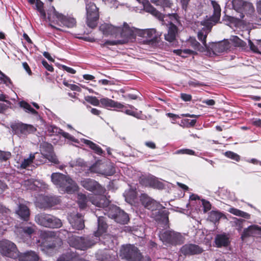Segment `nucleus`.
<instances>
[{
	"label": "nucleus",
	"mask_w": 261,
	"mask_h": 261,
	"mask_svg": "<svg viewBox=\"0 0 261 261\" xmlns=\"http://www.w3.org/2000/svg\"><path fill=\"white\" fill-rule=\"evenodd\" d=\"M120 30L121 27H116L108 23L101 24L99 27V30L106 36L109 35L117 36L119 34Z\"/></svg>",
	"instance_id": "23"
},
{
	"label": "nucleus",
	"mask_w": 261,
	"mask_h": 261,
	"mask_svg": "<svg viewBox=\"0 0 261 261\" xmlns=\"http://www.w3.org/2000/svg\"><path fill=\"white\" fill-rule=\"evenodd\" d=\"M231 41L233 43L236 47H245L246 45L245 42L241 40L237 36H234L231 39Z\"/></svg>",
	"instance_id": "45"
},
{
	"label": "nucleus",
	"mask_w": 261,
	"mask_h": 261,
	"mask_svg": "<svg viewBox=\"0 0 261 261\" xmlns=\"http://www.w3.org/2000/svg\"><path fill=\"white\" fill-rule=\"evenodd\" d=\"M189 42L190 43L191 45L195 49H197L199 51H202L204 48L202 47L200 44L196 40L195 38L190 37Z\"/></svg>",
	"instance_id": "44"
},
{
	"label": "nucleus",
	"mask_w": 261,
	"mask_h": 261,
	"mask_svg": "<svg viewBox=\"0 0 261 261\" xmlns=\"http://www.w3.org/2000/svg\"><path fill=\"white\" fill-rule=\"evenodd\" d=\"M224 155L226 157H227L231 160H234L237 162H239L240 160V156L239 154H238L237 153L233 152L232 151H226L224 153Z\"/></svg>",
	"instance_id": "47"
},
{
	"label": "nucleus",
	"mask_w": 261,
	"mask_h": 261,
	"mask_svg": "<svg viewBox=\"0 0 261 261\" xmlns=\"http://www.w3.org/2000/svg\"><path fill=\"white\" fill-rule=\"evenodd\" d=\"M53 9V13L48 14V19L49 21V25L51 28L60 31V29L54 25V24L61 25V24H59V22L64 26L69 28H71L75 26L76 22L75 19L72 17H66L62 14L59 13L56 10L54 7Z\"/></svg>",
	"instance_id": "1"
},
{
	"label": "nucleus",
	"mask_w": 261,
	"mask_h": 261,
	"mask_svg": "<svg viewBox=\"0 0 261 261\" xmlns=\"http://www.w3.org/2000/svg\"><path fill=\"white\" fill-rule=\"evenodd\" d=\"M108 228V225L103 220V218L99 217L98 218V229L94 232V235L96 237H99L104 233L106 232Z\"/></svg>",
	"instance_id": "29"
},
{
	"label": "nucleus",
	"mask_w": 261,
	"mask_h": 261,
	"mask_svg": "<svg viewBox=\"0 0 261 261\" xmlns=\"http://www.w3.org/2000/svg\"><path fill=\"white\" fill-rule=\"evenodd\" d=\"M65 189V191L68 193H72L75 192L77 189V187L75 182L72 179V181H68L66 183L65 186H63L62 188Z\"/></svg>",
	"instance_id": "42"
},
{
	"label": "nucleus",
	"mask_w": 261,
	"mask_h": 261,
	"mask_svg": "<svg viewBox=\"0 0 261 261\" xmlns=\"http://www.w3.org/2000/svg\"><path fill=\"white\" fill-rule=\"evenodd\" d=\"M85 100L94 106H98L100 103V100L95 96H87L85 97Z\"/></svg>",
	"instance_id": "46"
},
{
	"label": "nucleus",
	"mask_w": 261,
	"mask_h": 261,
	"mask_svg": "<svg viewBox=\"0 0 261 261\" xmlns=\"http://www.w3.org/2000/svg\"><path fill=\"white\" fill-rule=\"evenodd\" d=\"M23 186L27 189L30 190L35 189V185L32 179H29L24 181Z\"/></svg>",
	"instance_id": "53"
},
{
	"label": "nucleus",
	"mask_w": 261,
	"mask_h": 261,
	"mask_svg": "<svg viewBox=\"0 0 261 261\" xmlns=\"http://www.w3.org/2000/svg\"><path fill=\"white\" fill-rule=\"evenodd\" d=\"M11 128L16 134L21 136L33 134L37 130L36 128L33 125L22 122H17L12 124Z\"/></svg>",
	"instance_id": "12"
},
{
	"label": "nucleus",
	"mask_w": 261,
	"mask_h": 261,
	"mask_svg": "<svg viewBox=\"0 0 261 261\" xmlns=\"http://www.w3.org/2000/svg\"><path fill=\"white\" fill-rule=\"evenodd\" d=\"M107 214L109 218L120 224H126L129 221L128 215L116 205L110 206Z\"/></svg>",
	"instance_id": "9"
},
{
	"label": "nucleus",
	"mask_w": 261,
	"mask_h": 261,
	"mask_svg": "<svg viewBox=\"0 0 261 261\" xmlns=\"http://www.w3.org/2000/svg\"><path fill=\"white\" fill-rule=\"evenodd\" d=\"M245 222V220L242 219H237L236 218V220L234 222L236 224V226L237 227V229L240 231L242 230V229L243 227V223Z\"/></svg>",
	"instance_id": "55"
},
{
	"label": "nucleus",
	"mask_w": 261,
	"mask_h": 261,
	"mask_svg": "<svg viewBox=\"0 0 261 261\" xmlns=\"http://www.w3.org/2000/svg\"><path fill=\"white\" fill-rule=\"evenodd\" d=\"M41 151L42 155L45 156L54 151L53 146L50 143L44 142L41 145Z\"/></svg>",
	"instance_id": "40"
},
{
	"label": "nucleus",
	"mask_w": 261,
	"mask_h": 261,
	"mask_svg": "<svg viewBox=\"0 0 261 261\" xmlns=\"http://www.w3.org/2000/svg\"><path fill=\"white\" fill-rule=\"evenodd\" d=\"M140 200L142 204L145 208L152 211L156 210L161 206V204L159 202L148 196V195L145 193L141 195Z\"/></svg>",
	"instance_id": "15"
},
{
	"label": "nucleus",
	"mask_w": 261,
	"mask_h": 261,
	"mask_svg": "<svg viewBox=\"0 0 261 261\" xmlns=\"http://www.w3.org/2000/svg\"><path fill=\"white\" fill-rule=\"evenodd\" d=\"M19 106L21 108L24 109L27 113H30L35 116L38 115V112L33 109L28 102L25 101L19 102Z\"/></svg>",
	"instance_id": "38"
},
{
	"label": "nucleus",
	"mask_w": 261,
	"mask_h": 261,
	"mask_svg": "<svg viewBox=\"0 0 261 261\" xmlns=\"http://www.w3.org/2000/svg\"><path fill=\"white\" fill-rule=\"evenodd\" d=\"M16 213L19 216L21 219L28 221L29 219L30 211L29 207L24 204H20L18 205V209Z\"/></svg>",
	"instance_id": "28"
},
{
	"label": "nucleus",
	"mask_w": 261,
	"mask_h": 261,
	"mask_svg": "<svg viewBox=\"0 0 261 261\" xmlns=\"http://www.w3.org/2000/svg\"><path fill=\"white\" fill-rule=\"evenodd\" d=\"M229 48V42L227 40H224L217 43H213L210 46H208L209 49L207 50L212 51L215 55H217L227 51Z\"/></svg>",
	"instance_id": "17"
},
{
	"label": "nucleus",
	"mask_w": 261,
	"mask_h": 261,
	"mask_svg": "<svg viewBox=\"0 0 261 261\" xmlns=\"http://www.w3.org/2000/svg\"><path fill=\"white\" fill-rule=\"evenodd\" d=\"M115 173V167L111 164L107 165L101 172V174L106 176H111Z\"/></svg>",
	"instance_id": "43"
},
{
	"label": "nucleus",
	"mask_w": 261,
	"mask_h": 261,
	"mask_svg": "<svg viewBox=\"0 0 261 261\" xmlns=\"http://www.w3.org/2000/svg\"><path fill=\"white\" fill-rule=\"evenodd\" d=\"M68 219L71 226L74 229L81 230L85 227L83 216L81 214H71Z\"/></svg>",
	"instance_id": "16"
},
{
	"label": "nucleus",
	"mask_w": 261,
	"mask_h": 261,
	"mask_svg": "<svg viewBox=\"0 0 261 261\" xmlns=\"http://www.w3.org/2000/svg\"><path fill=\"white\" fill-rule=\"evenodd\" d=\"M176 154H188L190 155H195V152L193 150L190 149H181L176 150Z\"/></svg>",
	"instance_id": "50"
},
{
	"label": "nucleus",
	"mask_w": 261,
	"mask_h": 261,
	"mask_svg": "<svg viewBox=\"0 0 261 261\" xmlns=\"http://www.w3.org/2000/svg\"><path fill=\"white\" fill-rule=\"evenodd\" d=\"M37 229L36 226L32 223H28L19 227L18 232L22 237L31 238Z\"/></svg>",
	"instance_id": "22"
},
{
	"label": "nucleus",
	"mask_w": 261,
	"mask_h": 261,
	"mask_svg": "<svg viewBox=\"0 0 261 261\" xmlns=\"http://www.w3.org/2000/svg\"><path fill=\"white\" fill-rule=\"evenodd\" d=\"M228 212L234 215L239 216L247 219L250 218V215L249 214L234 207L230 208Z\"/></svg>",
	"instance_id": "36"
},
{
	"label": "nucleus",
	"mask_w": 261,
	"mask_h": 261,
	"mask_svg": "<svg viewBox=\"0 0 261 261\" xmlns=\"http://www.w3.org/2000/svg\"><path fill=\"white\" fill-rule=\"evenodd\" d=\"M178 28L176 25L172 22L169 24L168 29V33L165 35V39L166 40L172 42L176 38V35L177 33Z\"/></svg>",
	"instance_id": "27"
},
{
	"label": "nucleus",
	"mask_w": 261,
	"mask_h": 261,
	"mask_svg": "<svg viewBox=\"0 0 261 261\" xmlns=\"http://www.w3.org/2000/svg\"><path fill=\"white\" fill-rule=\"evenodd\" d=\"M90 201L94 205L100 208L107 207L110 204V201L102 195H95L89 198Z\"/></svg>",
	"instance_id": "19"
},
{
	"label": "nucleus",
	"mask_w": 261,
	"mask_h": 261,
	"mask_svg": "<svg viewBox=\"0 0 261 261\" xmlns=\"http://www.w3.org/2000/svg\"><path fill=\"white\" fill-rule=\"evenodd\" d=\"M180 97L185 101H189L192 99V96L186 93H181Z\"/></svg>",
	"instance_id": "61"
},
{
	"label": "nucleus",
	"mask_w": 261,
	"mask_h": 261,
	"mask_svg": "<svg viewBox=\"0 0 261 261\" xmlns=\"http://www.w3.org/2000/svg\"><path fill=\"white\" fill-rule=\"evenodd\" d=\"M139 182L143 186L153 189L161 190L164 188L163 183L154 176H142L140 177Z\"/></svg>",
	"instance_id": "13"
},
{
	"label": "nucleus",
	"mask_w": 261,
	"mask_h": 261,
	"mask_svg": "<svg viewBox=\"0 0 261 261\" xmlns=\"http://www.w3.org/2000/svg\"><path fill=\"white\" fill-rule=\"evenodd\" d=\"M201 201L203 207V211L204 213L207 212L211 209L212 205L208 201L205 199H202Z\"/></svg>",
	"instance_id": "56"
},
{
	"label": "nucleus",
	"mask_w": 261,
	"mask_h": 261,
	"mask_svg": "<svg viewBox=\"0 0 261 261\" xmlns=\"http://www.w3.org/2000/svg\"><path fill=\"white\" fill-rule=\"evenodd\" d=\"M119 33L120 36L123 38L122 39L113 41L107 40L103 44H101V46L126 44L130 39H134L135 37L133 30L125 23L124 24L123 27L121 28Z\"/></svg>",
	"instance_id": "6"
},
{
	"label": "nucleus",
	"mask_w": 261,
	"mask_h": 261,
	"mask_svg": "<svg viewBox=\"0 0 261 261\" xmlns=\"http://www.w3.org/2000/svg\"><path fill=\"white\" fill-rule=\"evenodd\" d=\"M169 212L167 210H159L155 215V219L166 224L169 222Z\"/></svg>",
	"instance_id": "32"
},
{
	"label": "nucleus",
	"mask_w": 261,
	"mask_h": 261,
	"mask_svg": "<svg viewBox=\"0 0 261 261\" xmlns=\"http://www.w3.org/2000/svg\"><path fill=\"white\" fill-rule=\"evenodd\" d=\"M122 107L119 108L121 112H124L128 115L133 116L137 119L144 120L146 116L142 114L141 111H137V109L135 108L132 105H128V107L130 109H128L127 107L122 104Z\"/></svg>",
	"instance_id": "21"
},
{
	"label": "nucleus",
	"mask_w": 261,
	"mask_h": 261,
	"mask_svg": "<svg viewBox=\"0 0 261 261\" xmlns=\"http://www.w3.org/2000/svg\"><path fill=\"white\" fill-rule=\"evenodd\" d=\"M42 64L43 66L49 71L53 72L54 71V67L51 65H49L47 62L45 60H43L42 61Z\"/></svg>",
	"instance_id": "58"
},
{
	"label": "nucleus",
	"mask_w": 261,
	"mask_h": 261,
	"mask_svg": "<svg viewBox=\"0 0 261 261\" xmlns=\"http://www.w3.org/2000/svg\"><path fill=\"white\" fill-rule=\"evenodd\" d=\"M259 227L256 225H251L248 228H245L241 234V239L244 240L245 239L251 236H253L256 233V231L258 230Z\"/></svg>",
	"instance_id": "31"
},
{
	"label": "nucleus",
	"mask_w": 261,
	"mask_h": 261,
	"mask_svg": "<svg viewBox=\"0 0 261 261\" xmlns=\"http://www.w3.org/2000/svg\"><path fill=\"white\" fill-rule=\"evenodd\" d=\"M249 45L250 46V49L254 53H259V50L256 46H255L254 43L249 40L248 41Z\"/></svg>",
	"instance_id": "64"
},
{
	"label": "nucleus",
	"mask_w": 261,
	"mask_h": 261,
	"mask_svg": "<svg viewBox=\"0 0 261 261\" xmlns=\"http://www.w3.org/2000/svg\"><path fill=\"white\" fill-rule=\"evenodd\" d=\"M208 32L206 31L204 28H203L201 30L198 32L197 37L199 41H200L205 48L206 49H208V46L206 44V38L208 34Z\"/></svg>",
	"instance_id": "34"
},
{
	"label": "nucleus",
	"mask_w": 261,
	"mask_h": 261,
	"mask_svg": "<svg viewBox=\"0 0 261 261\" xmlns=\"http://www.w3.org/2000/svg\"><path fill=\"white\" fill-rule=\"evenodd\" d=\"M36 7L37 10L40 12L41 15L43 17H45L46 13L43 8V3L40 0H36Z\"/></svg>",
	"instance_id": "48"
},
{
	"label": "nucleus",
	"mask_w": 261,
	"mask_h": 261,
	"mask_svg": "<svg viewBox=\"0 0 261 261\" xmlns=\"http://www.w3.org/2000/svg\"><path fill=\"white\" fill-rule=\"evenodd\" d=\"M86 10L87 26L91 29L96 28L99 18V8L94 2L87 1Z\"/></svg>",
	"instance_id": "4"
},
{
	"label": "nucleus",
	"mask_w": 261,
	"mask_h": 261,
	"mask_svg": "<svg viewBox=\"0 0 261 261\" xmlns=\"http://www.w3.org/2000/svg\"><path fill=\"white\" fill-rule=\"evenodd\" d=\"M120 256L127 261H141L143 255L139 249L134 245H122L119 251Z\"/></svg>",
	"instance_id": "3"
},
{
	"label": "nucleus",
	"mask_w": 261,
	"mask_h": 261,
	"mask_svg": "<svg viewBox=\"0 0 261 261\" xmlns=\"http://www.w3.org/2000/svg\"><path fill=\"white\" fill-rule=\"evenodd\" d=\"M35 221L38 224L45 227L58 228L62 226V222L60 219L45 213L36 215Z\"/></svg>",
	"instance_id": "5"
},
{
	"label": "nucleus",
	"mask_w": 261,
	"mask_h": 261,
	"mask_svg": "<svg viewBox=\"0 0 261 261\" xmlns=\"http://www.w3.org/2000/svg\"><path fill=\"white\" fill-rule=\"evenodd\" d=\"M11 213L10 210L3 205H0V214L4 215H7Z\"/></svg>",
	"instance_id": "59"
},
{
	"label": "nucleus",
	"mask_w": 261,
	"mask_h": 261,
	"mask_svg": "<svg viewBox=\"0 0 261 261\" xmlns=\"http://www.w3.org/2000/svg\"><path fill=\"white\" fill-rule=\"evenodd\" d=\"M18 261H39V255L33 251H28L23 253H19L17 257Z\"/></svg>",
	"instance_id": "24"
},
{
	"label": "nucleus",
	"mask_w": 261,
	"mask_h": 261,
	"mask_svg": "<svg viewBox=\"0 0 261 261\" xmlns=\"http://www.w3.org/2000/svg\"><path fill=\"white\" fill-rule=\"evenodd\" d=\"M60 234H63L68 237V243L69 245L75 249L85 250L91 246V242L88 237H79L73 235L70 232L65 230L62 229L60 231Z\"/></svg>",
	"instance_id": "2"
},
{
	"label": "nucleus",
	"mask_w": 261,
	"mask_h": 261,
	"mask_svg": "<svg viewBox=\"0 0 261 261\" xmlns=\"http://www.w3.org/2000/svg\"><path fill=\"white\" fill-rule=\"evenodd\" d=\"M144 144L146 146L152 149H155L156 148V144L153 142L146 141L145 142Z\"/></svg>",
	"instance_id": "63"
},
{
	"label": "nucleus",
	"mask_w": 261,
	"mask_h": 261,
	"mask_svg": "<svg viewBox=\"0 0 261 261\" xmlns=\"http://www.w3.org/2000/svg\"><path fill=\"white\" fill-rule=\"evenodd\" d=\"M7 188L8 186L6 182L0 180V194H2Z\"/></svg>",
	"instance_id": "62"
},
{
	"label": "nucleus",
	"mask_w": 261,
	"mask_h": 261,
	"mask_svg": "<svg viewBox=\"0 0 261 261\" xmlns=\"http://www.w3.org/2000/svg\"><path fill=\"white\" fill-rule=\"evenodd\" d=\"M84 143L88 145L92 150H93L95 153L101 155L104 153V151L102 150V148L93 142L89 140L85 139L84 140Z\"/></svg>",
	"instance_id": "33"
},
{
	"label": "nucleus",
	"mask_w": 261,
	"mask_h": 261,
	"mask_svg": "<svg viewBox=\"0 0 261 261\" xmlns=\"http://www.w3.org/2000/svg\"><path fill=\"white\" fill-rule=\"evenodd\" d=\"M173 52L176 55L179 56L184 58H186L188 57V56L191 55H195L196 54L194 51L189 49H185L184 50L182 49H174Z\"/></svg>",
	"instance_id": "39"
},
{
	"label": "nucleus",
	"mask_w": 261,
	"mask_h": 261,
	"mask_svg": "<svg viewBox=\"0 0 261 261\" xmlns=\"http://www.w3.org/2000/svg\"><path fill=\"white\" fill-rule=\"evenodd\" d=\"M32 163L30 161V159H25L21 163L20 168L22 169H26Z\"/></svg>",
	"instance_id": "60"
},
{
	"label": "nucleus",
	"mask_w": 261,
	"mask_h": 261,
	"mask_svg": "<svg viewBox=\"0 0 261 261\" xmlns=\"http://www.w3.org/2000/svg\"><path fill=\"white\" fill-rule=\"evenodd\" d=\"M213 8V14L207 19L201 21V24L205 27V30L208 32L211 31L213 25H215L220 20L221 9L219 4L215 1H211Z\"/></svg>",
	"instance_id": "8"
},
{
	"label": "nucleus",
	"mask_w": 261,
	"mask_h": 261,
	"mask_svg": "<svg viewBox=\"0 0 261 261\" xmlns=\"http://www.w3.org/2000/svg\"><path fill=\"white\" fill-rule=\"evenodd\" d=\"M232 6L237 11L241 9L244 5V2L242 0H233L232 2Z\"/></svg>",
	"instance_id": "51"
},
{
	"label": "nucleus",
	"mask_w": 261,
	"mask_h": 261,
	"mask_svg": "<svg viewBox=\"0 0 261 261\" xmlns=\"http://www.w3.org/2000/svg\"><path fill=\"white\" fill-rule=\"evenodd\" d=\"M80 184L85 189L93 192L95 195H103L106 192L105 187L92 178H84L81 181Z\"/></svg>",
	"instance_id": "10"
},
{
	"label": "nucleus",
	"mask_w": 261,
	"mask_h": 261,
	"mask_svg": "<svg viewBox=\"0 0 261 261\" xmlns=\"http://www.w3.org/2000/svg\"><path fill=\"white\" fill-rule=\"evenodd\" d=\"M88 199L85 194L80 193L77 195V203L81 209L85 208L87 205Z\"/></svg>",
	"instance_id": "41"
},
{
	"label": "nucleus",
	"mask_w": 261,
	"mask_h": 261,
	"mask_svg": "<svg viewBox=\"0 0 261 261\" xmlns=\"http://www.w3.org/2000/svg\"><path fill=\"white\" fill-rule=\"evenodd\" d=\"M44 157L53 163L58 164L59 163V160L57 156L55 154L54 151L47 154V155Z\"/></svg>",
	"instance_id": "52"
},
{
	"label": "nucleus",
	"mask_w": 261,
	"mask_h": 261,
	"mask_svg": "<svg viewBox=\"0 0 261 261\" xmlns=\"http://www.w3.org/2000/svg\"><path fill=\"white\" fill-rule=\"evenodd\" d=\"M160 238L164 243L173 246L183 244L185 239L180 233L172 230L164 231L160 234Z\"/></svg>",
	"instance_id": "7"
},
{
	"label": "nucleus",
	"mask_w": 261,
	"mask_h": 261,
	"mask_svg": "<svg viewBox=\"0 0 261 261\" xmlns=\"http://www.w3.org/2000/svg\"><path fill=\"white\" fill-rule=\"evenodd\" d=\"M48 131L50 133H53L54 135H58L59 134H61L62 129L56 126H51L48 129Z\"/></svg>",
	"instance_id": "57"
},
{
	"label": "nucleus",
	"mask_w": 261,
	"mask_h": 261,
	"mask_svg": "<svg viewBox=\"0 0 261 261\" xmlns=\"http://www.w3.org/2000/svg\"><path fill=\"white\" fill-rule=\"evenodd\" d=\"M11 157V153L9 151L0 150V161L6 162Z\"/></svg>",
	"instance_id": "49"
},
{
	"label": "nucleus",
	"mask_w": 261,
	"mask_h": 261,
	"mask_svg": "<svg viewBox=\"0 0 261 261\" xmlns=\"http://www.w3.org/2000/svg\"><path fill=\"white\" fill-rule=\"evenodd\" d=\"M223 214L216 211H212L210 212L208 216V219L214 223L218 222L222 217Z\"/></svg>",
	"instance_id": "35"
},
{
	"label": "nucleus",
	"mask_w": 261,
	"mask_h": 261,
	"mask_svg": "<svg viewBox=\"0 0 261 261\" xmlns=\"http://www.w3.org/2000/svg\"><path fill=\"white\" fill-rule=\"evenodd\" d=\"M215 243L218 248L226 247L230 243L229 238L226 233L217 234L215 239Z\"/></svg>",
	"instance_id": "26"
},
{
	"label": "nucleus",
	"mask_w": 261,
	"mask_h": 261,
	"mask_svg": "<svg viewBox=\"0 0 261 261\" xmlns=\"http://www.w3.org/2000/svg\"><path fill=\"white\" fill-rule=\"evenodd\" d=\"M51 179L54 185L60 188L66 185L68 181H72V179L60 173H54L51 174Z\"/></svg>",
	"instance_id": "18"
},
{
	"label": "nucleus",
	"mask_w": 261,
	"mask_h": 261,
	"mask_svg": "<svg viewBox=\"0 0 261 261\" xmlns=\"http://www.w3.org/2000/svg\"><path fill=\"white\" fill-rule=\"evenodd\" d=\"M61 202L59 196L55 195L45 196L42 199L41 207L47 208L59 204Z\"/></svg>",
	"instance_id": "20"
},
{
	"label": "nucleus",
	"mask_w": 261,
	"mask_h": 261,
	"mask_svg": "<svg viewBox=\"0 0 261 261\" xmlns=\"http://www.w3.org/2000/svg\"><path fill=\"white\" fill-rule=\"evenodd\" d=\"M0 249L2 254L13 258H17L19 253L16 245L7 240L0 241Z\"/></svg>",
	"instance_id": "11"
},
{
	"label": "nucleus",
	"mask_w": 261,
	"mask_h": 261,
	"mask_svg": "<svg viewBox=\"0 0 261 261\" xmlns=\"http://www.w3.org/2000/svg\"><path fill=\"white\" fill-rule=\"evenodd\" d=\"M150 2L157 6H161L163 8H171L173 3L170 0H150Z\"/></svg>",
	"instance_id": "37"
},
{
	"label": "nucleus",
	"mask_w": 261,
	"mask_h": 261,
	"mask_svg": "<svg viewBox=\"0 0 261 261\" xmlns=\"http://www.w3.org/2000/svg\"><path fill=\"white\" fill-rule=\"evenodd\" d=\"M181 253L184 255H194L201 254L203 249L199 245L195 244H187L180 248Z\"/></svg>",
	"instance_id": "14"
},
{
	"label": "nucleus",
	"mask_w": 261,
	"mask_h": 261,
	"mask_svg": "<svg viewBox=\"0 0 261 261\" xmlns=\"http://www.w3.org/2000/svg\"><path fill=\"white\" fill-rule=\"evenodd\" d=\"M155 30L153 29H147L143 31V37L146 38H151L153 34L155 33Z\"/></svg>",
	"instance_id": "54"
},
{
	"label": "nucleus",
	"mask_w": 261,
	"mask_h": 261,
	"mask_svg": "<svg viewBox=\"0 0 261 261\" xmlns=\"http://www.w3.org/2000/svg\"><path fill=\"white\" fill-rule=\"evenodd\" d=\"M143 9L148 13L158 18L160 20H164L162 14L152 6L148 0H145L142 4Z\"/></svg>",
	"instance_id": "25"
},
{
	"label": "nucleus",
	"mask_w": 261,
	"mask_h": 261,
	"mask_svg": "<svg viewBox=\"0 0 261 261\" xmlns=\"http://www.w3.org/2000/svg\"><path fill=\"white\" fill-rule=\"evenodd\" d=\"M100 103L105 107L115 108L119 109L122 107V104L117 101H115L108 98H103L100 99Z\"/></svg>",
	"instance_id": "30"
}]
</instances>
